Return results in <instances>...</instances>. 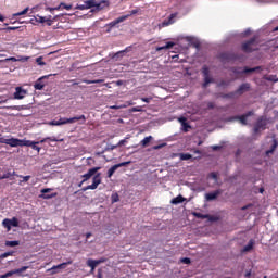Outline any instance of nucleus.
I'll return each instance as SVG.
<instances>
[{
	"instance_id": "4be33fe9",
	"label": "nucleus",
	"mask_w": 278,
	"mask_h": 278,
	"mask_svg": "<svg viewBox=\"0 0 278 278\" xmlns=\"http://www.w3.org/2000/svg\"><path fill=\"white\" fill-rule=\"evenodd\" d=\"M184 201H186V198H184L181 194L172 199L170 203L173 205H179V203H184Z\"/></svg>"
},
{
	"instance_id": "72a5a7b5",
	"label": "nucleus",
	"mask_w": 278,
	"mask_h": 278,
	"mask_svg": "<svg viewBox=\"0 0 278 278\" xmlns=\"http://www.w3.org/2000/svg\"><path fill=\"white\" fill-rule=\"evenodd\" d=\"M68 264H73V262H67V263H62V264H59L56 266H53L52 267V270H56V268H66V266H68Z\"/></svg>"
},
{
	"instance_id": "79ce46f5",
	"label": "nucleus",
	"mask_w": 278,
	"mask_h": 278,
	"mask_svg": "<svg viewBox=\"0 0 278 278\" xmlns=\"http://www.w3.org/2000/svg\"><path fill=\"white\" fill-rule=\"evenodd\" d=\"M60 8H64V10H72V9H73V5L66 4V3H64V2H61V3H60Z\"/></svg>"
},
{
	"instance_id": "4c0bfd02",
	"label": "nucleus",
	"mask_w": 278,
	"mask_h": 278,
	"mask_svg": "<svg viewBox=\"0 0 278 278\" xmlns=\"http://www.w3.org/2000/svg\"><path fill=\"white\" fill-rule=\"evenodd\" d=\"M29 12V7L25 8L22 12H17L14 14V16H24V14H27Z\"/></svg>"
},
{
	"instance_id": "ddd939ff",
	"label": "nucleus",
	"mask_w": 278,
	"mask_h": 278,
	"mask_svg": "<svg viewBox=\"0 0 278 278\" xmlns=\"http://www.w3.org/2000/svg\"><path fill=\"white\" fill-rule=\"evenodd\" d=\"M25 94H27V91L23 89L22 87H16L14 92V99L21 100L25 99Z\"/></svg>"
},
{
	"instance_id": "052dcab7",
	"label": "nucleus",
	"mask_w": 278,
	"mask_h": 278,
	"mask_svg": "<svg viewBox=\"0 0 278 278\" xmlns=\"http://www.w3.org/2000/svg\"><path fill=\"white\" fill-rule=\"evenodd\" d=\"M127 140L126 139H122L118 143L117 147H123V144H126Z\"/></svg>"
},
{
	"instance_id": "58836bf2",
	"label": "nucleus",
	"mask_w": 278,
	"mask_h": 278,
	"mask_svg": "<svg viewBox=\"0 0 278 278\" xmlns=\"http://www.w3.org/2000/svg\"><path fill=\"white\" fill-rule=\"evenodd\" d=\"M180 160H192V155L189 153H181L180 154Z\"/></svg>"
},
{
	"instance_id": "09e8293b",
	"label": "nucleus",
	"mask_w": 278,
	"mask_h": 278,
	"mask_svg": "<svg viewBox=\"0 0 278 278\" xmlns=\"http://www.w3.org/2000/svg\"><path fill=\"white\" fill-rule=\"evenodd\" d=\"M225 86H229V83L225 81V80H220L218 84L219 88H225Z\"/></svg>"
},
{
	"instance_id": "c9c22d12",
	"label": "nucleus",
	"mask_w": 278,
	"mask_h": 278,
	"mask_svg": "<svg viewBox=\"0 0 278 278\" xmlns=\"http://www.w3.org/2000/svg\"><path fill=\"white\" fill-rule=\"evenodd\" d=\"M21 241H5V247H18Z\"/></svg>"
},
{
	"instance_id": "39448f33",
	"label": "nucleus",
	"mask_w": 278,
	"mask_h": 278,
	"mask_svg": "<svg viewBox=\"0 0 278 278\" xmlns=\"http://www.w3.org/2000/svg\"><path fill=\"white\" fill-rule=\"evenodd\" d=\"M47 140H50V142H62V139L58 140V138H55V137H47V138L41 139L40 141H35V143H33L31 149L34 151H37V153H40L41 148L38 147V144H45V142H47Z\"/></svg>"
},
{
	"instance_id": "b1692460",
	"label": "nucleus",
	"mask_w": 278,
	"mask_h": 278,
	"mask_svg": "<svg viewBox=\"0 0 278 278\" xmlns=\"http://www.w3.org/2000/svg\"><path fill=\"white\" fill-rule=\"evenodd\" d=\"M230 121H240L241 125H248L245 115L231 117Z\"/></svg>"
},
{
	"instance_id": "f03ea898",
	"label": "nucleus",
	"mask_w": 278,
	"mask_h": 278,
	"mask_svg": "<svg viewBox=\"0 0 278 278\" xmlns=\"http://www.w3.org/2000/svg\"><path fill=\"white\" fill-rule=\"evenodd\" d=\"M257 45H260L257 42V36H254L241 45V51L243 53H253V51H257Z\"/></svg>"
},
{
	"instance_id": "a211bd4d",
	"label": "nucleus",
	"mask_w": 278,
	"mask_h": 278,
	"mask_svg": "<svg viewBox=\"0 0 278 278\" xmlns=\"http://www.w3.org/2000/svg\"><path fill=\"white\" fill-rule=\"evenodd\" d=\"M101 262H103V261L89 258L87 261V266H89V268L94 270V268H97V266H99V264H101Z\"/></svg>"
},
{
	"instance_id": "338daca9",
	"label": "nucleus",
	"mask_w": 278,
	"mask_h": 278,
	"mask_svg": "<svg viewBox=\"0 0 278 278\" xmlns=\"http://www.w3.org/2000/svg\"><path fill=\"white\" fill-rule=\"evenodd\" d=\"M178 121H179V123H181V125H182L184 123H186L187 118H186V117H179Z\"/></svg>"
},
{
	"instance_id": "a878e982",
	"label": "nucleus",
	"mask_w": 278,
	"mask_h": 278,
	"mask_svg": "<svg viewBox=\"0 0 278 278\" xmlns=\"http://www.w3.org/2000/svg\"><path fill=\"white\" fill-rule=\"evenodd\" d=\"M85 4H86L87 10H90L91 8H93V10H94V8L97 5V0H87V1H85Z\"/></svg>"
},
{
	"instance_id": "ea45409f",
	"label": "nucleus",
	"mask_w": 278,
	"mask_h": 278,
	"mask_svg": "<svg viewBox=\"0 0 278 278\" xmlns=\"http://www.w3.org/2000/svg\"><path fill=\"white\" fill-rule=\"evenodd\" d=\"M84 84H103V79H97V80H83Z\"/></svg>"
},
{
	"instance_id": "f704fd0d",
	"label": "nucleus",
	"mask_w": 278,
	"mask_h": 278,
	"mask_svg": "<svg viewBox=\"0 0 278 278\" xmlns=\"http://www.w3.org/2000/svg\"><path fill=\"white\" fill-rule=\"evenodd\" d=\"M27 268H29V267L28 266H23V267H21L18 269H14L12 271H13V275H18L21 273H25V270H27Z\"/></svg>"
},
{
	"instance_id": "e433bc0d",
	"label": "nucleus",
	"mask_w": 278,
	"mask_h": 278,
	"mask_svg": "<svg viewBox=\"0 0 278 278\" xmlns=\"http://www.w3.org/2000/svg\"><path fill=\"white\" fill-rule=\"evenodd\" d=\"M202 74L204 75V77H208L210 76V67H207L206 65H204L202 67Z\"/></svg>"
},
{
	"instance_id": "c03bdc74",
	"label": "nucleus",
	"mask_w": 278,
	"mask_h": 278,
	"mask_svg": "<svg viewBox=\"0 0 278 278\" xmlns=\"http://www.w3.org/2000/svg\"><path fill=\"white\" fill-rule=\"evenodd\" d=\"M12 255H14V252H4L3 254L0 255V257L4 260V257H10Z\"/></svg>"
},
{
	"instance_id": "13d9d810",
	"label": "nucleus",
	"mask_w": 278,
	"mask_h": 278,
	"mask_svg": "<svg viewBox=\"0 0 278 278\" xmlns=\"http://www.w3.org/2000/svg\"><path fill=\"white\" fill-rule=\"evenodd\" d=\"M121 108H127V105H121V106L113 105V106H111V110H121Z\"/></svg>"
},
{
	"instance_id": "9b49d317",
	"label": "nucleus",
	"mask_w": 278,
	"mask_h": 278,
	"mask_svg": "<svg viewBox=\"0 0 278 278\" xmlns=\"http://www.w3.org/2000/svg\"><path fill=\"white\" fill-rule=\"evenodd\" d=\"M219 59L222 62H233V60H236V54L230 52H224L219 54Z\"/></svg>"
},
{
	"instance_id": "a19ab883",
	"label": "nucleus",
	"mask_w": 278,
	"mask_h": 278,
	"mask_svg": "<svg viewBox=\"0 0 278 278\" xmlns=\"http://www.w3.org/2000/svg\"><path fill=\"white\" fill-rule=\"evenodd\" d=\"M266 81H274L275 84H277L278 78L276 75H271V76L266 77Z\"/></svg>"
},
{
	"instance_id": "20e7f679",
	"label": "nucleus",
	"mask_w": 278,
	"mask_h": 278,
	"mask_svg": "<svg viewBox=\"0 0 278 278\" xmlns=\"http://www.w3.org/2000/svg\"><path fill=\"white\" fill-rule=\"evenodd\" d=\"M100 184H101V173H98L93 176L92 184L88 185L87 187H84L81 190L83 192H86L87 190H97Z\"/></svg>"
},
{
	"instance_id": "9d476101",
	"label": "nucleus",
	"mask_w": 278,
	"mask_h": 278,
	"mask_svg": "<svg viewBox=\"0 0 278 278\" xmlns=\"http://www.w3.org/2000/svg\"><path fill=\"white\" fill-rule=\"evenodd\" d=\"M99 170H101V167H93V168H90L88 170V173L84 174L81 176L83 178V181H88V179H90L91 177H93V175H97V173H99Z\"/></svg>"
},
{
	"instance_id": "393cba45",
	"label": "nucleus",
	"mask_w": 278,
	"mask_h": 278,
	"mask_svg": "<svg viewBox=\"0 0 278 278\" xmlns=\"http://www.w3.org/2000/svg\"><path fill=\"white\" fill-rule=\"evenodd\" d=\"M222 99H238L236 91L229 93H223Z\"/></svg>"
},
{
	"instance_id": "7c9ffc66",
	"label": "nucleus",
	"mask_w": 278,
	"mask_h": 278,
	"mask_svg": "<svg viewBox=\"0 0 278 278\" xmlns=\"http://www.w3.org/2000/svg\"><path fill=\"white\" fill-rule=\"evenodd\" d=\"M193 216H195V218H201L202 220H205V218L210 217V214H202V213H199V212H194Z\"/></svg>"
},
{
	"instance_id": "6e6552de",
	"label": "nucleus",
	"mask_w": 278,
	"mask_h": 278,
	"mask_svg": "<svg viewBox=\"0 0 278 278\" xmlns=\"http://www.w3.org/2000/svg\"><path fill=\"white\" fill-rule=\"evenodd\" d=\"M106 8H110V1L108 0H96V7L91 10V12H101V10H106Z\"/></svg>"
},
{
	"instance_id": "423d86ee",
	"label": "nucleus",
	"mask_w": 278,
	"mask_h": 278,
	"mask_svg": "<svg viewBox=\"0 0 278 278\" xmlns=\"http://www.w3.org/2000/svg\"><path fill=\"white\" fill-rule=\"evenodd\" d=\"M2 226L8 231H12V227H18V218L16 217H13L12 219L4 218L2 222Z\"/></svg>"
},
{
	"instance_id": "5701e85b",
	"label": "nucleus",
	"mask_w": 278,
	"mask_h": 278,
	"mask_svg": "<svg viewBox=\"0 0 278 278\" xmlns=\"http://www.w3.org/2000/svg\"><path fill=\"white\" fill-rule=\"evenodd\" d=\"M175 47V42L168 41L165 46L157 47L156 51H164L166 49H173Z\"/></svg>"
},
{
	"instance_id": "bb28decb",
	"label": "nucleus",
	"mask_w": 278,
	"mask_h": 278,
	"mask_svg": "<svg viewBox=\"0 0 278 278\" xmlns=\"http://www.w3.org/2000/svg\"><path fill=\"white\" fill-rule=\"evenodd\" d=\"M16 177H20L22 180H20V186H23V184H27L31 179V176H23V175H16Z\"/></svg>"
},
{
	"instance_id": "473e14b6",
	"label": "nucleus",
	"mask_w": 278,
	"mask_h": 278,
	"mask_svg": "<svg viewBox=\"0 0 278 278\" xmlns=\"http://www.w3.org/2000/svg\"><path fill=\"white\" fill-rule=\"evenodd\" d=\"M36 141L22 139V147H33Z\"/></svg>"
},
{
	"instance_id": "bf43d9fd",
	"label": "nucleus",
	"mask_w": 278,
	"mask_h": 278,
	"mask_svg": "<svg viewBox=\"0 0 278 278\" xmlns=\"http://www.w3.org/2000/svg\"><path fill=\"white\" fill-rule=\"evenodd\" d=\"M181 262H182V264H190V258H188V257H184V258H181Z\"/></svg>"
},
{
	"instance_id": "37998d69",
	"label": "nucleus",
	"mask_w": 278,
	"mask_h": 278,
	"mask_svg": "<svg viewBox=\"0 0 278 278\" xmlns=\"http://www.w3.org/2000/svg\"><path fill=\"white\" fill-rule=\"evenodd\" d=\"M181 125H182V131H185V134H188V129H190V125L187 122H185Z\"/></svg>"
},
{
	"instance_id": "de8ad7c7",
	"label": "nucleus",
	"mask_w": 278,
	"mask_h": 278,
	"mask_svg": "<svg viewBox=\"0 0 278 278\" xmlns=\"http://www.w3.org/2000/svg\"><path fill=\"white\" fill-rule=\"evenodd\" d=\"M130 112H142V106H134L130 109Z\"/></svg>"
},
{
	"instance_id": "0eeeda50",
	"label": "nucleus",
	"mask_w": 278,
	"mask_h": 278,
	"mask_svg": "<svg viewBox=\"0 0 278 278\" xmlns=\"http://www.w3.org/2000/svg\"><path fill=\"white\" fill-rule=\"evenodd\" d=\"M129 164H131V162L127 161V162H122V163H119V164L113 165V166L108 170V177H109V179L116 173V170H118V168H123V166H129Z\"/></svg>"
},
{
	"instance_id": "f257e3e1",
	"label": "nucleus",
	"mask_w": 278,
	"mask_h": 278,
	"mask_svg": "<svg viewBox=\"0 0 278 278\" xmlns=\"http://www.w3.org/2000/svg\"><path fill=\"white\" fill-rule=\"evenodd\" d=\"M77 121H80L79 125H85L86 124V115H79L75 117H61L60 119H53L49 123V125H52L53 127H60V125H68L73 123H77Z\"/></svg>"
},
{
	"instance_id": "f3484780",
	"label": "nucleus",
	"mask_w": 278,
	"mask_h": 278,
	"mask_svg": "<svg viewBox=\"0 0 278 278\" xmlns=\"http://www.w3.org/2000/svg\"><path fill=\"white\" fill-rule=\"evenodd\" d=\"M27 60H29L28 56H18L17 59L15 56H10L4 61L0 60V62H27Z\"/></svg>"
},
{
	"instance_id": "3c124183",
	"label": "nucleus",
	"mask_w": 278,
	"mask_h": 278,
	"mask_svg": "<svg viewBox=\"0 0 278 278\" xmlns=\"http://www.w3.org/2000/svg\"><path fill=\"white\" fill-rule=\"evenodd\" d=\"M141 101H143V103H151V101H153V98L152 97L141 98Z\"/></svg>"
},
{
	"instance_id": "aec40b11",
	"label": "nucleus",
	"mask_w": 278,
	"mask_h": 278,
	"mask_svg": "<svg viewBox=\"0 0 278 278\" xmlns=\"http://www.w3.org/2000/svg\"><path fill=\"white\" fill-rule=\"evenodd\" d=\"M42 79H45V77L39 78L35 83V85H34L35 90H43L45 89V84L42 83Z\"/></svg>"
},
{
	"instance_id": "a18cd8bd",
	"label": "nucleus",
	"mask_w": 278,
	"mask_h": 278,
	"mask_svg": "<svg viewBox=\"0 0 278 278\" xmlns=\"http://www.w3.org/2000/svg\"><path fill=\"white\" fill-rule=\"evenodd\" d=\"M37 23H47V17H45V16H40V15H37Z\"/></svg>"
},
{
	"instance_id": "7ed1b4c3",
	"label": "nucleus",
	"mask_w": 278,
	"mask_h": 278,
	"mask_svg": "<svg viewBox=\"0 0 278 278\" xmlns=\"http://www.w3.org/2000/svg\"><path fill=\"white\" fill-rule=\"evenodd\" d=\"M267 125H268V119H266V116L258 117L256 123L254 124V128H253L254 134H260V130L266 129Z\"/></svg>"
},
{
	"instance_id": "5fc2aeb1",
	"label": "nucleus",
	"mask_w": 278,
	"mask_h": 278,
	"mask_svg": "<svg viewBox=\"0 0 278 278\" xmlns=\"http://www.w3.org/2000/svg\"><path fill=\"white\" fill-rule=\"evenodd\" d=\"M211 223H214L216 220H218V218H216L215 216L208 215V217H206Z\"/></svg>"
},
{
	"instance_id": "4468645a",
	"label": "nucleus",
	"mask_w": 278,
	"mask_h": 278,
	"mask_svg": "<svg viewBox=\"0 0 278 278\" xmlns=\"http://www.w3.org/2000/svg\"><path fill=\"white\" fill-rule=\"evenodd\" d=\"M127 18H129V15L119 16L116 20H114L113 22H110L108 24V27H110L112 29V27H116V25H118L119 23H124V21H127Z\"/></svg>"
},
{
	"instance_id": "c756f323",
	"label": "nucleus",
	"mask_w": 278,
	"mask_h": 278,
	"mask_svg": "<svg viewBox=\"0 0 278 278\" xmlns=\"http://www.w3.org/2000/svg\"><path fill=\"white\" fill-rule=\"evenodd\" d=\"M214 79L210 76H204V84H203V88H207V86H210V84H213Z\"/></svg>"
},
{
	"instance_id": "8fccbe9b",
	"label": "nucleus",
	"mask_w": 278,
	"mask_h": 278,
	"mask_svg": "<svg viewBox=\"0 0 278 278\" xmlns=\"http://www.w3.org/2000/svg\"><path fill=\"white\" fill-rule=\"evenodd\" d=\"M12 275H14V273L11 270V271H8L7 274L4 275H1L0 278H8V277H12Z\"/></svg>"
},
{
	"instance_id": "6ab92c4d",
	"label": "nucleus",
	"mask_w": 278,
	"mask_h": 278,
	"mask_svg": "<svg viewBox=\"0 0 278 278\" xmlns=\"http://www.w3.org/2000/svg\"><path fill=\"white\" fill-rule=\"evenodd\" d=\"M254 244L255 240L251 239L249 243L241 250V253H249V251H252Z\"/></svg>"
},
{
	"instance_id": "774afa93",
	"label": "nucleus",
	"mask_w": 278,
	"mask_h": 278,
	"mask_svg": "<svg viewBox=\"0 0 278 278\" xmlns=\"http://www.w3.org/2000/svg\"><path fill=\"white\" fill-rule=\"evenodd\" d=\"M97 278H103V273L101 271V269L98 270Z\"/></svg>"
},
{
	"instance_id": "2eb2a0df",
	"label": "nucleus",
	"mask_w": 278,
	"mask_h": 278,
	"mask_svg": "<svg viewBox=\"0 0 278 278\" xmlns=\"http://www.w3.org/2000/svg\"><path fill=\"white\" fill-rule=\"evenodd\" d=\"M5 144H9V147H22L23 139H16V138L7 139Z\"/></svg>"
},
{
	"instance_id": "6e6d98bb",
	"label": "nucleus",
	"mask_w": 278,
	"mask_h": 278,
	"mask_svg": "<svg viewBox=\"0 0 278 278\" xmlns=\"http://www.w3.org/2000/svg\"><path fill=\"white\" fill-rule=\"evenodd\" d=\"M254 114H255L254 111H249V112H247V113L243 114V115H245V117L249 118V116H254Z\"/></svg>"
},
{
	"instance_id": "4d7b16f0",
	"label": "nucleus",
	"mask_w": 278,
	"mask_h": 278,
	"mask_svg": "<svg viewBox=\"0 0 278 278\" xmlns=\"http://www.w3.org/2000/svg\"><path fill=\"white\" fill-rule=\"evenodd\" d=\"M134 14H138V9L131 10L130 13L127 15L128 18L129 16H134Z\"/></svg>"
},
{
	"instance_id": "1a4fd4ad",
	"label": "nucleus",
	"mask_w": 278,
	"mask_h": 278,
	"mask_svg": "<svg viewBox=\"0 0 278 278\" xmlns=\"http://www.w3.org/2000/svg\"><path fill=\"white\" fill-rule=\"evenodd\" d=\"M251 90V84L243 83L239 86V88L235 91L237 97H242L244 92H249Z\"/></svg>"
},
{
	"instance_id": "cd10ccee",
	"label": "nucleus",
	"mask_w": 278,
	"mask_h": 278,
	"mask_svg": "<svg viewBox=\"0 0 278 278\" xmlns=\"http://www.w3.org/2000/svg\"><path fill=\"white\" fill-rule=\"evenodd\" d=\"M16 176V172L15 170H8L7 173H4L2 175V178L3 179H10V177H14Z\"/></svg>"
},
{
	"instance_id": "f8f14e48",
	"label": "nucleus",
	"mask_w": 278,
	"mask_h": 278,
	"mask_svg": "<svg viewBox=\"0 0 278 278\" xmlns=\"http://www.w3.org/2000/svg\"><path fill=\"white\" fill-rule=\"evenodd\" d=\"M51 188H46V189H41V194L40 198L41 199H55V197H58V193H51L49 194L48 192H51Z\"/></svg>"
},
{
	"instance_id": "dca6fc26",
	"label": "nucleus",
	"mask_w": 278,
	"mask_h": 278,
	"mask_svg": "<svg viewBox=\"0 0 278 278\" xmlns=\"http://www.w3.org/2000/svg\"><path fill=\"white\" fill-rule=\"evenodd\" d=\"M219 194H223V191L220 189L210 192L205 194L206 201H215V199H218Z\"/></svg>"
},
{
	"instance_id": "603ef678",
	"label": "nucleus",
	"mask_w": 278,
	"mask_h": 278,
	"mask_svg": "<svg viewBox=\"0 0 278 278\" xmlns=\"http://www.w3.org/2000/svg\"><path fill=\"white\" fill-rule=\"evenodd\" d=\"M214 108H216V104H214V102L207 103V110H214Z\"/></svg>"
},
{
	"instance_id": "49530a36",
	"label": "nucleus",
	"mask_w": 278,
	"mask_h": 278,
	"mask_svg": "<svg viewBox=\"0 0 278 278\" xmlns=\"http://www.w3.org/2000/svg\"><path fill=\"white\" fill-rule=\"evenodd\" d=\"M164 147H166V143L153 146L152 149H153V151H157V150H160V149H162V148H164Z\"/></svg>"
},
{
	"instance_id": "69168bd1",
	"label": "nucleus",
	"mask_w": 278,
	"mask_h": 278,
	"mask_svg": "<svg viewBox=\"0 0 278 278\" xmlns=\"http://www.w3.org/2000/svg\"><path fill=\"white\" fill-rule=\"evenodd\" d=\"M251 274H252V271H251V269H250L249 271H247V273L244 274V277H245V278H251Z\"/></svg>"
},
{
	"instance_id": "680f3d73",
	"label": "nucleus",
	"mask_w": 278,
	"mask_h": 278,
	"mask_svg": "<svg viewBox=\"0 0 278 278\" xmlns=\"http://www.w3.org/2000/svg\"><path fill=\"white\" fill-rule=\"evenodd\" d=\"M78 10H88V7H86V3L85 4H79L77 7Z\"/></svg>"
},
{
	"instance_id": "e2e57ef3",
	"label": "nucleus",
	"mask_w": 278,
	"mask_h": 278,
	"mask_svg": "<svg viewBox=\"0 0 278 278\" xmlns=\"http://www.w3.org/2000/svg\"><path fill=\"white\" fill-rule=\"evenodd\" d=\"M210 177H212V179H218V174L213 172L210 174Z\"/></svg>"
},
{
	"instance_id": "2f4dec72",
	"label": "nucleus",
	"mask_w": 278,
	"mask_h": 278,
	"mask_svg": "<svg viewBox=\"0 0 278 278\" xmlns=\"http://www.w3.org/2000/svg\"><path fill=\"white\" fill-rule=\"evenodd\" d=\"M277 147H278L277 140H274L271 148L266 151V155H270V153H275V150L277 149Z\"/></svg>"
},
{
	"instance_id": "c85d7f7f",
	"label": "nucleus",
	"mask_w": 278,
	"mask_h": 278,
	"mask_svg": "<svg viewBox=\"0 0 278 278\" xmlns=\"http://www.w3.org/2000/svg\"><path fill=\"white\" fill-rule=\"evenodd\" d=\"M256 71H262V66H256L254 68L244 67L242 73H244V74H247V73H255Z\"/></svg>"
},
{
	"instance_id": "864d4df0",
	"label": "nucleus",
	"mask_w": 278,
	"mask_h": 278,
	"mask_svg": "<svg viewBox=\"0 0 278 278\" xmlns=\"http://www.w3.org/2000/svg\"><path fill=\"white\" fill-rule=\"evenodd\" d=\"M46 23L48 27H51V25H53V20H51V16H49V18L46 20Z\"/></svg>"
},
{
	"instance_id": "0e129e2a",
	"label": "nucleus",
	"mask_w": 278,
	"mask_h": 278,
	"mask_svg": "<svg viewBox=\"0 0 278 278\" xmlns=\"http://www.w3.org/2000/svg\"><path fill=\"white\" fill-rule=\"evenodd\" d=\"M9 110H21V106L13 105V106H8Z\"/></svg>"
},
{
	"instance_id": "412c9836",
	"label": "nucleus",
	"mask_w": 278,
	"mask_h": 278,
	"mask_svg": "<svg viewBox=\"0 0 278 278\" xmlns=\"http://www.w3.org/2000/svg\"><path fill=\"white\" fill-rule=\"evenodd\" d=\"M151 140H153V137H152V136L144 137V138L140 141L141 147H142L143 149H144L146 147H149V144L151 143Z\"/></svg>"
}]
</instances>
